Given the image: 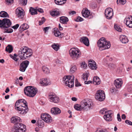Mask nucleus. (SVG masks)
<instances>
[{
    "label": "nucleus",
    "mask_w": 132,
    "mask_h": 132,
    "mask_svg": "<svg viewBox=\"0 0 132 132\" xmlns=\"http://www.w3.org/2000/svg\"><path fill=\"white\" fill-rule=\"evenodd\" d=\"M27 102L22 99L17 101L15 104V109L18 111L19 113L22 114H26L28 111V108L26 104Z\"/></svg>",
    "instance_id": "1"
},
{
    "label": "nucleus",
    "mask_w": 132,
    "mask_h": 132,
    "mask_svg": "<svg viewBox=\"0 0 132 132\" xmlns=\"http://www.w3.org/2000/svg\"><path fill=\"white\" fill-rule=\"evenodd\" d=\"M93 104L91 100L85 99L81 102L80 104H77L75 105L74 108L78 111H81L82 109L87 111L91 108Z\"/></svg>",
    "instance_id": "2"
},
{
    "label": "nucleus",
    "mask_w": 132,
    "mask_h": 132,
    "mask_svg": "<svg viewBox=\"0 0 132 132\" xmlns=\"http://www.w3.org/2000/svg\"><path fill=\"white\" fill-rule=\"evenodd\" d=\"M18 55L21 59L24 60L31 57L32 54V50L26 46L21 47L18 52Z\"/></svg>",
    "instance_id": "3"
},
{
    "label": "nucleus",
    "mask_w": 132,
    "mask_h": 132,
    "mask_svg": "<svg viewBox=\"0 0 132 132\" xmlns=\"http://www.w3.org/2000/svg\"><path fill=\"white\" fill-rule=\"evenodd\" d=\"M97 45L100 50H102L108 49L111 46L110 42L104 37L101 38L97 43Z\"/></svg>",
    "instance_id": "4"
},
{
    "label": "nucleus",
    "mask_w": 132,
    "mask_h": 132,
    "mask_svg": "<svg viewBox=\"0 0 132 132\" xmlns=\"http://www.w3.org/2000/svg\"><path fill=\"white\" fill-rule=\"evenodd\" d=\"M24 94L27 96L31 97H34L38 92L37 88L31 86L26 87L24 88Z\"/></svg>",
    "instance_id": "5"
},
{
    "label": "nucleus",
    "mask_w": 132,
    "mask_h": 132,
    "mask_svg": "<svg viewBox=\"0 0 132 132\" xmlns=\"http://www.w3.org/2000/svg\"><path fill=\"white\" fill-rule=\"evenodd\" d=\"M74 78L73 75L65 76L63 78V80L66 86L71 88L74 86Z\"/></svg>",
    "instance_id": "6"
},
{
    "label": "nucleus",
    "mask_w": 132,
    "mask_h": 132,
    "mask_svg": "<svg viewBox=\"0 0 132 132\" xmlns=\"http://www.w3.org/2000/svg\"><path fill=\"white\" fill-rule=\"evenodd\" d=\"M71 58L74 60H77L80 57L81 53L79 50L77 48H71L69 51Z\"/></svg>",
    "instance_id": "7"
},
{
    "label": "nucleus",
    "mask_w": 132,
    "mask_h": 132,
    "mask_svg": "<svg viewBox=\"0 0 132 132\" xmlns=\"http://www.w3.org/2000/svg\"><path fill=\"white\" fill-rule=\"evenodd\" d=\"M26 130L25 125L22 123L15 124L12 129L11 132H25Z\"/></svg>",
    "instance_id": "8"
},
{
    "label": "nucleus",
    "mask_w": 132,
    "mask_h": 132,
    "mask_svg": "<svg viewBox=\"0 0 132 132\" xmlns=\"http://www.w3.org/2000/svg\"><path fill=\"white\" fill-rule=\"evenodd\" d=\"M95 98L97 101L101 102L104 100L105 98V95L104 92L102 90H98L96 93Z\"/></svg>",
    "instance_id": "9"
},
{
    "label": "nucleus",
    "mask_w": 132,
    "mask_h": 132,
    "mask_svg": "<svg viewBox=\"0 0 132 132\" xmlns=\"http://www.w3.org/2000/svg\"><path fill=\"white\" fill-rule=\"evenodd\" d=\"M41 117L42 119L47 123H51L52 119L50 115L47 113H42L41 114Z\"/></svg>",
    "instance_id": "10"
},
{
    "label": "nucleus",
    "mask_w": 132,
    "mask_h": 132,
    "mask_svg": "<svg viewBox=\"0 0 132 132\" xmlns=\"http://www.w3.org/2000/svg\"><path fill=\"white\" fill-rule=\"evenodd\" d=\"M105 15L107 19H111L113 15L112 9L111 8H107L105 11Z\"/></svg>",
    "instance_id": "11"
},
{
    "label": "nucleus",
    "mask_w": 132,
    "mask_h": 132,
    "mask_svg": "<svg viewBox=\"0 0 132 132\" xmlns=\"http://www.w3.org/2000/svg\"><path fill=\"white\" fill-rule=\"evenodd\" d=\"M49 100L52 102L57 103L59 102V98L54 93L51 94L48 96Z\"/></svg>",
    "instance_id": "12"
},
{
    "label": "nucleus",
    "mask_w": 132,
    "mask_h": 132,
    "mask_svg": "<svg viewBox=\"0 0 132 132\" xmlns=\"http://www.w3.org/2000/svg\"><path fill=\"white\" fill-rule=\"evenodd\" d=\"M124 22L127 27L132 28V16L127 17L124 20Z\"/></svg>",
    "instance_id": "13"
},
{
    "label": "nucleus",
    "mask_w": 132,
    "mask_h": 132,
    "mask_svg": "<svg viewBox=\"0 0 132 132\" xmlns=\"http://www.w3.org/2000/svg\"><path fill=\"white\" fill-rule=\"evenodd\" d=\"M15 13L17 17L19 18H22L24 15V11L21 7L18 8L16 9Z\"/></svg>",
    "instance_id": "14"
},
{
    "label": "nucleus",
    "mask_w": 132,
    "mask_h": 132,
    "mask_svg": "<svg viewBox=\"0 0 132 132\" xmlns=\"http://www.w3.org/2000/svg\"><path fill=\"white\" fill-rule=\"evenodd\" d=\"M29 62L27 60L24 61L20 65V70L22 72H24L28 66Z\"/></svg>",
    "instance_id": "15"
},
{
    "label": "nucleus",
    "mask_w": 132,
    "mask_h": 132,
    "mask_svg": "<svg viewBox=\"0 0 132 132\" xmlns=\"http://www.w3.org/2000/svg\"><path fill=\"white\" fill-rule=\"evenodd\" d=\"M39 83L42 85L46 86L50 85L51 82L49 79L42 78L40 80Z\"/></svg>",
    "instance_id": "16"
},
{
    "label": "nucleus",
    "mask_w": 132,
    "mask_h": 132,
    "mask_svg": "<svg viewBox=\"0 0 132 132\" xmlns=\"http://www.w3.org/2000/svg\"><path fill=\"white\" fill-rule=\"evenodd\" d=\"M114 84L117 88H120L121 87L122 84V81L121 79H117L114 80Z\"/></svg>",
    "instance_id": "17"
},
{
    "label": "nucleus",
    "mask_w": 132,
    "mask_h": 132,
    "mask_svg": "<svg viewBox=\"0 0 132 132\" xmlns=\"http://www.w3.org/2000/svg\"><path fill=\"white\" fill-rule=\"evenodd\" d=\"M112 112L111 111H108L104 116V119L107 121H110L112 120L111 114Z\"/></svg>",
    "instance_id": "18"
},
{
    "label": "nucleus",
    "mask_w": 132,
    "mask_h": 132,
    "mask_svg": "<svg viewBox=\"0 0 132 132\" xmlns=\"http://www.w3.org/2000/svg\"><path fill=\"white\" fill-rule=\"evenodd\" d=\"M82 15L85 18H87L91 15V13L89 11L87 8L83 9L82 11Z\"/></svg>",
    "instance_id": "19"
},
{
    "label": "nucleus",
    "mask_w": 132,
    "mask_h": 132,
    "mask_svg": "<svg viewBox=\"0 0 132 132\" xmlns=\"http://www.w3.org/2000/svg\"><path fill=\"white\" fill-rule=\"evenodd\" d=\"M51 112L52 114L56 115L60 114L61 113V111L57 107H54L51 109Z\"/></svg>",
    "instance_id": "20"
},
{
    "label": "nucleus",
    "mask_w": 132,
    "mask_h": 132,
    "mask_svg": "<svg viewBox=\"0 0 132 132\" xmlns=\"http://www.w3.org/2000/svg\"><path fill=\"white\" fill-rule=\"evenodd\" d=\"M4 28H7L10 27L11 24V23L10 19L7 18L3 19Z\"/></svg>",
    "instance_id": "21"
},
{
    "label": "nucleus",
    "mask_w": 132,
    "mask_h": 132,
    "mask_svg": "<svg viewBox=\"0 0 132 132\" xmlns=\"http://www.w3.org/2000/svg\"><path fill=\"white\" fill-rule=\"evenodd\" d=\"M21 121L20 118L17 116H13L11 118V123L17 124L19 123V122Z\"/></svg>",
    "instance_id": "22"
},
{
    "label": "nucleus",
    "mask_w": 132,
    "mask_h": 132,
    "mask_svg": "<svg viewBox=\"0 0 132 132\" xmlns=\"http://www.w3.org/2000/svg\"><path fill=\"white\" fill-rule=\"evenodd\" d=\"M80 41L87 46H88L89 45V40L87 37H81L80 39Z\"/></svg>",
    "instance_id": "23"
},
{
    "label": "nucleus",
    "mask_w": 132,
    "mask_h": 132,
    "mask_svg": "<svg viewBox=\"0 0 132 132\" xmlns=\"http://www.w3.org/2000/svg\"><path fill=\"white\" fill-rule=\"evenodd\" d=\"M119 39L120 41L123 44H126L128 42L127 37L124 35H121L119 37Z\"/></svg>",
    "instance_id": "24"
},
{
    "label": "nucleus",
    "mask_w": 132,
    "mask_h": 132,
    "mask_svg": "<svg viewBox=\"0 0 132 132\" xmlns=\"http://www.w3.org/2000/svg\"><path fill=\"white\" fill-rule=\"evenodd\" d=\"M88 66L92 70H95L97 68L96 63L93 60L89 61Z\"/></svg>",
    "instance_id": "25"
},
{
    "label": "nucleus",
    "mask_w": 132,
    "mask_h": 132,
    "mask_svg": "<svg viewBox=\"0 0 132 132\" xmlns=\"http://www.w3.org/2000/svg\"><path fill=\"white\" fill-rule=\"evenodd\" d=\"M53 33L55 36L58 37L59 38L63 37L65 35L64 33H61L58 30H54Z\"/></svg>",
    "instance_id": "26"
},
{
    "label": "nucleus",
    "mask_w": 132,
    "mask_h": 132,
    "mask_svg": "<svg viewBox=\"0 0 132 132\" xmlns=\"http://www.w3.org/2000/svg\"><path fill=\"white\" fill-rule=\"evenodd\" d=\"M93 83L95 85H98L100 83V80L99 78L97 76L94 77L93 79Z\"/></svg>",
    "instance_id": "27"
},
{
    "label": "nucleus",
    "mask_w": 132,
    "mask_h": 132,
    "mask_svg": "<svg viewBox=\"0 0 132 132\" xmlns=\"http://www.w3.org/2000/svg\"><path fill=\"white\" fill-rule=\"evenodd\" d=\"M60 21L63 24H66L67 22L68 21V18L65 16H62L60 18Z\"/></svg>",
    "instance_id": "28"
},
{
    "label": "nucleus",
    "mask_w": 132,
    "mask_h": 132,
    "mask_svg": "<svg viewBox=\"0 0 132 132\" xmlns=\"http://www.w3.org/2000/svg\"><path fill=\"white\" fill-rule=\"evenodd\" d=\"M29 28L28 25L26 23H23L21 25L20 28V30L23 31L25 30L28 29Z\"/></svg>",
    "instance_id": "29"
},
{
    "label": "nucleus",
    "mask_w": 132,
    "mask_h": 132,
    "mask_svg": "<svg viewBox=\"0 0 132 132\" xmlns=\"http://www.w3.org/2000/svg\"><path fill=\"white\" fill-rule=\"evenodd\" d=\"M0 16L3 18L9 17L8 14L6 12L4 11H2L0 12Z\"/></svg>",
    "instance_id": "30"
},
{
    "label": "nucleus",
    "mask_w": 132,
    "mask_h": 132,
    "mask_svg": "<svg viewBox=\"0 0 132 132\" xmlns=\"http://www.w3.org/2000/svg\"><path fill=\"white\" fill-rule=\"evenodd\" d=\"M67 0H54L55 3L57 5H62L66 3Z\"/></svg>",
    "instance_id": "31"
},
{
    "label": "nucleus",
    "mask_w": 132,
    "mask_h": 132,
    "mask_svg": "<svg viewBox=\"0 0 132 132\" xmlns=\"http://www.w3.org/2000/svg\"><path fill=\"white\" fill-rule=\"evenodd\" d=\"M29 12L31 14L33 15L37 14V10L32 7H30V8Z\"/></svg>",
    "instance_id": "32"
},
{
    "label": "nucleus",
    "mask_w": 132,
    "mask_h": 132,
    "mask_svg": "<svg viewBox=\"0 0 132 132\" xmlns=\"http://www.w3.org/2000/svg\"><path fill=\"white\" fill-rule=\"evenodd\" d=\"M77 70V67L75 65L71 66L70 69V72L71 73H74Z\"/></svg>",
    "instance_id": "33"
},
{
    "label": "nucleus",
    "mask_w": 132,
    "mask_h": 132,
    "mask_svg": "<svg viewBox=\"0 0 132 132\" xmlns=\"http://www.w3.org/2000/svg\"><path fill=\"white\" fill-rule=\"evenodd\" d=\"M43 120L41 119H38L37 121L38 127H43L44 126V122Z\"/></svg>",
    "instance_id": "34"
},
{
    "label": "nucleus",
    "mask_w": 132,
    "mask_h": 132,
    "mask_svg": "<svg viewBox=\"0 0 132 132\" xmlns=\"http://www.w3.org/2000/svg\"><path fill=\"white\" fill-rule=\"evenodd\" d=\"M52 46L54 50L56 51H57L60 48L59 45L58 44H53Z\"/></svg>",
    "instance_id": "35"
},
{
    "label": "nucleus",
    "mask_w": 132,
    "mask_h": 132,
    "mask_svg": "<svg viewBox=\"0 0 132 132\" xmlns=\"http://www.w3.org/2000/svg\"><path fill=\"white\" fill-rule=\"evenodd\" d=\"M42 70L46 74H48L50 73L49 69L45 66H43L42 67Z\"/></svg>",
    "instance_id": "36"
},
{
    "label": "nucleus",
    "mask_w": 132,
    "mask_h": 132,
    "mask_svg": "<svg viewBox=\"0 0 132 132\" xmlns=\"http://www.w3.org/2000/svg\"><path fill=\"white\" fill-rule=\"evenodd\" d=\"M13 50V47L11 45H9L6 47L5 50L6 51L9 52V53H11Z\"/></svg>",
    "instance_id": "37"
},
{
    "label": "nucleus",
    "mask_w": 132,
    "mask_h": 132,
    "mask_svg": "<svg viewBox=\"0 0 132 132\" xmlns=\"http://www.w3.org/2000/svg\"><path fill=\"white\" fill-rule=\"evenodd\" d=\"M51 14L53 16H57L59 15V12L58 11H54L51 13Z\"/></svg>",
    "instance_id": "38"
},
{
    "label": "nucleus",
    "mask_w": 132,
    "mask_h": 132,
    "mask_svg": "<svg viewBox=\"0 0 132 132\" xmlns=\"http://www.w3.org/2000/svg\"><path fill=\"white\" fill-rule=\"evenodd\" d=\"M114 27L115 29L117 31L119 32H121L122 31V29L117 24H115L114 26Z\"/></svg>",
    "instance_id": "39"
},
{
    "label": "nucleus",
    "mask_w": 132,
    "mask_h": 132,
    "mask_svg": "<svg viewBox=\"0 0 132 132\" xmlns=\"http://www.w3.org/2000/svg\"><path fill=\"white\" fill-rule=\"evenodd\" d=\"M89 76V74L88 73H84L82 77V78L84 80H87L88 79V77Z\"/></svg>",
    "instance_id": "40"
},
{
    "label": "nucleus",
    "mask_w": 132,
    "mask_h": 132,
    "mask_svg": "<svg viewBox=\"0 0 132 132\" xmlns=\"http://www.w3.org/2000/svg\"><path fill=\"white\" fill-rule=\"evenodd\" d=\"M81 67L82 68L85 69H86L87 66V64H86L84 62H83L80 63Z\"/></svg>",
    "instance_id": "41"
},
{
    "label": "nucleus",
    "mask_w": 132,
    "mask_h": 132,
    "mask_svg": "<svg viewBox=\"0 0 132 132\" xmlns=\"http://www.w3.org/2000/svg\"><path fill=\"white\" fill-rule=\"evenodd\" d=\"M117 3L120 4L124 5L126 3V0H117Z\"/></svg>",
    "instance_id": "42"
},
{
    "label": "nucleus",
    "mask_w": 132,
    "mask_h": 132,
    "mask_svg": "<svg viewBox=\"0 0 132 132\" xmlns=\"http://www.w3.org/2000/svg\"><path fill=\"white\" fill-rule=\"evenodd\" d=\"M127 90L128 92L132 93V85H129L127 87Z\"/></svg>",
    "instance_id": "43"
},
{
    "label": "nucleus",
    "mask_w": 132,
    "mask_h": 132,
    "mask_svg": "<svg viewBox=\"0 0 132 132\" xmlns=\"http://www.w3.org/2000/svg\"><path fill=\"white\" fill-rule=\"evenodd\" d=\"M107 112L105 109H103L100 110V112L101 114H105Z\"/></svg>",
    "instance_id": "44"
},
{
    "label": "nucleus",
    "mask_w": 132,
    "mask_h": 132,
    "mask_svg": "<svg viewBox=\"0 0 132 132\" xmlns=\"http://www.w3.org/2000/svg\"><path fill=\"white\" fill-rule=\"evenodd\" d=\"M10 57L14 60L15 61L18 62L19 60L16 57H15L11 54H10Z\"/></svg>",
    "instance_id": "45"
},
{
    "label": "nucleus",
    "mask_w": 132,
    "mask_h": 132,
    "mask_svg": "<svg viewBox=\"0 0 132 132\" xmlns=\"http://www.w3.org/2000/svg\"><path fill=\"white\" fill-rule=\"evenodd\" d=\"M45 21V19L44 17H43L41 20L39 22V24L41 25L43 24Z\"/></svg>",
    "instance_id": "46"
},
{
    "label": "nucleus",
    "mask_w": 132,
    "mask_h": 132,
    "mask_svg": "<svg viewBox=\"0 0 132 132\" xmlns=\"http://www.w3.org/2000/svg\"><path fill=\"white\" fill-rule=\"evenodd\" d=\"M75 86L76 87H78L81 86V84L78 82L77 79H75Z\"/></svg>",
    "instance_id": "47"
},
{
    "label": "nucleus",
    "mask_w": 132,
    "mask_h": 132,
    "mask_svg": "<svg viewBox=\"0 0 132 132\" xmlns=\"http://www.w3.org/2000/svg\"><path fill=\"white\" fill-rule=\"evenodd\" d=\"M83 20V19L80 16H78L76 19V21L77 22L82 21Z\"/></svg>",
    "instance_id": "48"
},
{
    "label": "nucleus",
    "mask_w": 132,
    "mask_h": 132,
    "mask_svg": "<svg viewBox=\"0 0 132 132\" xmlns=\"http://www.w3.org/2000/svg\"><path fill=\"white\" fill-rule=\"evenodd\" d=\"M4 23L3 19L2 20H0V27L4 28Z\"/></svg>",
    "instance_id": "49"
},
{
    "label": "nucleus",
    "mask_w": 132,
    "mask_h": 132,
    "mask_svg": "<svg viewBox=\"0 0 132 132\" xmlns=\"http://www.w3.org/2000/svg\"><path fill=\"white\" fill-rule=\"evenodd\" d=\"M22 3L24 5H26L27 3V0H20Z\"/></svg>",
    "instance_id": "50"
},
{
    "label": "nucleus",
    "mask_w": 132,
    "mask_h": 132,
    "mask_svg": "<svg viewBox=\"0 0 132 132\" xmlns=\"http://www.w3.org/2000/svg\"><path fill=\"white\" fill-rule=\"evenodd\" d=\"M6 2L8 4H10L13 3V0H6Z\"/></svg>",
    "instance_id": "51"
},
{
    "label": "nucleus",
    "mask_w": 132,
    "mask_h": 132,
    "mask_svg": "<svg viewBox=\"0 0 132 132\" xmlns=\"http://www.w3.org/2000/svg\"><path fill=\"white\" fill-rule=\"evenodd\" d=\"M13 31V30L11 28L8 29L6 31V32L8 33H11Z\"/></svg>",
    "instance_id": "52"
},
{
    "label": "nucleus",
    "mask_w": 132,
    "mask_h": 132,
    "mask_svg": "<svg viewBox=\"0 0 132 132\" xmlns=\"http://www.w3.org/2000/svg\"><path fill=\"white\" fill-rule=\"evenodd\" d=\"M96 132H108L106 130H103L101 129H97Z\"/></svg>",
    "instance_id": "53"
},
{
    "label": "nucleus",
    "mask_w": 132,
    "mask_h": 132,
    "mask_svg": "<svg viewBox=\"0 0 132 132\" xmlns=\"http://www.w3.org/2000/svg\"><path fill=\"white\" fill-rule=\"evenodd\" d=\"M125 122L126 124L128 125L132 126V122L129 120H126L125 121Z\"/></svg>",
    "instance_id": "54"
},
{
    "label": "nucleus",
    "mask_w": 132,
    "mask_h": 132,
    "mask_svg": "<svg viewBox=\"0 0 132 132\" xmlns=\"http://www.w3.org/2000/svg\"><path fill=\"white\" fill-rule=\"evenodd\" d=\"M117 119L119 121H121V119L120 118V115L119 113H118L117 115Z\"/></svg>",
    "instance_id": "55"
},
{
    "label": "nucleus",
    "mask_w": 132,
    "mask_h": 132,
    "mask_svg": "<svg viewBox=\"0 0 132 132\" xmlns=\"http://www.w3.org/2000/svg\"><path fill=\"white\" fill-rule=\"evenodd\" d=\"M19 26V25L18 24H17L16 25L13 26L12 27V28L15 29H17Z\"/></svg>",
    "instance_id": "56"
},
{
    "label": "nucleus",
    "mask_w": 132,
    "mask_h": 132,
    "mask_svg": "<svg viewBox=\"0 0 132 132\" xmlns=\"http://www.w3.org/2000/svg\"><path fill=\"white\" fill-rule=\"evenodd\" d=\"M50 27H46L44 28V30L45 31V32H46L47 31L48 29L50 28Z\"/></svg>",
    "instance_id": "57"
},
{
    "label": "nucleus",
    "mask_w": 132,
    "mask_h": 132,
    "mask_svg": "<svg viewBox=\"0 0 132 132\" xmlns=\"http://www.w3.org/2000/svg\"><path fill=\"white\" fill-rule=\"evenodd\" d=\"M69 14L71 15H73L76 14V12L75 11H70L69 12Z\"/></svg>",
    "instance_id": "58"
},
{
    "label": "nucleus",
    "mask_w": 132,
    "mask_h": 132,
    "mask_svg": "<svg viewBox=\"0 0 132 132\" xmlns=\"http://www.w3.org/2000/svg\"><path fill=\"white\" fill-rule=\"evenodd\" d=\"M37 10L39 12H40L41 13H43V10L41 8H38Z\"/></svg>",
    "instance_id": "59"
},
{
    "label": "nucleus",
    "mask_w": 132,
    "mask_h": 132,
    "mask_svg": "<svg viewBox=\"0 0 132 132\" xmlns=\"http://www.w3.org/2000/svg\"><path fill=\"white\" fill-rule=\"evenodd\" d=\"M114 65L112 63H110L108 65L109 67L110 68H112L114 67Z\"/></svg>",
    "instance_id": "60"
},
{
    "label": "nucleus",
    "mask_w": 132,
    "mask_h": 132,
    "mask_svg": "<svg viewBox=\"0 0 132 132\" xmlns=\"http://www.w3.org/2000/svg\"><path fill=\"white\" fill-rule=\"evenodd\" d=\"M92 81H85V84H88L92 83Z\"/></svg>",
    "instance_id": "61"
},
{
    "label": "nucleus",
    "mask_w": 132,
    "mask_h": 132,
    "mask_svg": "<svg viewBox=\"0 0 132 132\" xmlns=\"http://www.w3.org/2000/svg\"><path fill=\"white\" fill-rule=\"evenodd\" d=\"M71 100L73 101H76L77 100V99L75 97H72L71 98Z\"/></svg>",
    "instance_id": "62"
},
{
    "label": "nucleus",
    "mask_w": 132,
    "mask_h": 132,
    "mask_svg": "<svg viewBox=\"0 0 132 132\" xmlns=\"http://www.w3.org/2000/svg\"><path fill=\"white\" fill-rule=\"evenodd\" d=\"M121 118L123 119H125L126 118V116L125 114H123L121 116Z\"/></svg>",
    "instance_id": "63"
},
{
    "label": "nucleus",
    "mask_w": 132,
    "mask_h": 132,
    "mask_svg": "<svg viewBox=\"0 0 132 132\" xmlns=\"http://www.w3.org/2000/svg\"><path fill=\"white\" fill-rule=\"evenodd\" d=\"M10 91V90H9V88L7 87V88L5 90V92L6 93H8Z\"/></svg>",
    "instance_id": "64"
}]
</instances>
